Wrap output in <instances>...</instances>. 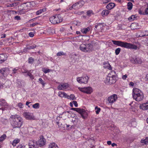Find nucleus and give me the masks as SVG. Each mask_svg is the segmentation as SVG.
Listing matches in <instances>:
<instances>
[{
    "instance_id": "f257e3e1",
    "label": "nucleus",
    "mask_w": 148,
    "mask_h": 148,
    "mask_svg": "<svg viewBox=\"0 0 148 148\" xmlns=\"http://www.w3.org/2000/svg\"><path fill=\"white\" fill-rule=\"evenodd\" d=\"M10 119L11 125L14 128H20L23 124V119L18 115H12Z\"/></svg>"
},
{
    "instance_id": "f03ea898",
    "label": "nucleus",
    "mask_w": 148,
    "mask_h": 148,
    "mask_svg": "<svg viewBox=\"0 0 148 148\" xmlns=\"http://www.w3.org/2000/svg\"><path fill=\"white\" fill-rule=\"evenodd\" d=\"M112 42L115 45L127 49L136 50L138 48V47L136 45L130 43L123 42L119 40H112Z\"/></svg>"
},
{
    "instance_id": "7ed1b4c3",
    "label": "nucleus",
    "mask_w": 148,
    "mask_h": 148,
    "mask_svg": "<svg viewBox=\"0 0 148 148\" xmlns=\"http://www.w3.org/2000/svg\"><path fill=\"white\" fill-rule=\"evenodd\" d=\"M116 72L114 71H111L107 75L104 80L105 84L107 85H111L114 84L116 81L115 75Z\"/></svg>"
},
{
    "instance_id": "20e7f679",
    "label": "nucleus",
    "mask_w": 148,
    "mask_h": 148,
    "mask_svg": "<svg viewBox=\"0 0 148 148\" xmlns=\"http://www.w3.org/2000/svg\"><path fill=\"white\" fill-rule=\"evenodd\" d=\"M132 97L133 98L137 101L142 100L144 96L143 92L139 89L134 88L132 90Z\"/></svg>"
},
{
    "instance_id": "39448f33",
    "label": "nucleus",
    "mask_w": 148,
    "mask_h": 148,
    "mask_svg": "<svg viewBox=\"0 0 148 148\" xmlns=\"http://www.w3.org/2000/svg\"><path fill=\"white\" fill-rule=\"evenodd\" d=\"M18 9L19 12L21 13L23 12V13L26 12L31 9L30 5L28 2L24 3L21 5L18 6Z\"/></svg>"
},
{
    "instance_id": "423d86ee",
    "label": "nucleus",
    "mask_w": 148,
    "mask_h": 148,
    "mask_svg": "<svg viewBox=\"0 0 148 148\" xmlns=\"http://www.w3.org/2000/svg\"><path fill=\"white\" fill-rule=\"evenodd\" d=\"M93 46L91 44H82L79 47V49L82 51L84 52H90L92 49Z\"/></svg>"
},
{
    "instance_id": "0eeeda50",
    "label": "nucleus",
    "mask_w": 148,
    "mask_h": 148,
    "mask_svg": "<svg viewBox=\"0 0 148 148\" xmlns=\"http://www.w3.org/2000/svg\"><path fill=\"white\" fill-rule=\"evenodd\" d=\"M49 19L52 23L56 24L61 22L62 21L63 18L60 15L58 14L51 16Z\"/></svg>"
},
{
    "instance_id": "6e6552de",
    "label": "nucleus",
    "mask_w": 148,
    "mask_h": 148,
    "mask_svg": "<svg viewBox=\"0 0 148 148\" xmlns=\"http://www.w3.org/2000/svg\"><path fill=\"white\" fill-rule=\"evenodd\" d=\"M84 2L83 1H80L73 4L72 6L70 7L68 10H71L72 9L77 10L81 8L84 4Z\"/></svg>"
},
{
    "instance_id": "1a4fd4ad",
    "label": "nucleus",
    "mask_w": 148,
    "mask_h": 148,
    "mask_svg": "<svg viewBox=\"0 0 148 148\" xmlns=\"http://www.w3.org/2000/svg\"><path fill=\"white\" fill-rule=\"evenodd\" d=\"M88 77L86 75H83L82 77H78L77 78V81L80 84H86L88 83Z\"/></svg>"
},
{
    "instance_id": "9d476101",
    "label": "nucleus",
    "mask_w": 148,
    "mask_h": 148,
    "mask_svg": "<svg viewBox=\"0 0 148 148\" xmlns=\"http://www.w3.org/2000/svg\"><path fill=\"white\" fill-rule=\"evenodd\" d=\"M78 89L81 92L87 94H90L93 92V89L90 87H79Z\"/></svg>"
},
{
    "instance_id": "9b49d317",
    "label": "nucleus",
    "mask_w": 148,
    "mask_h": 148,
    "mask_svg": "<svg viewBox=\"0 0 148 148\" xmlns=\"http://www.w3.org/2000/svg\"><path fill=\"white\" fill-rule=\"evenodd\" d=\"M118 97L116 94L112 95L108 97L107 99L108 103L110 105H112L117 100Z\"/></svg>"
},
{
    "instance_id": "f8f14e48",
    "label": "nucleus",
    "mask_w": 148,
    "mask_h": 148,
    "mask_svg": "<svg viewBox=\"0 0 148 148\" xmlns=\"http://www.w3.org/2000/svg\"><path fill=\"white\" fill-rule=\"evenodd\" d=\"M130 61L133 64H141L142 62L140 58L136 56L131 57L130 58Z\"/></svg>"
},
{
    "instance_id": "ddd939ff",
    "label": "nucleus",
    "mask_w": 148,
    "mask_h": 148,
    "mask_svg": "<svg viewBox=\"0 0 148 148\" xmlns=\"http://www.w3.org/2000/svg\"><path fill=\"white\" fill-rule=\"evenodd\" d=\"M23 116L27 120L33 119L34 118L33 114L29 112H26L23 113Z\"/></svg>"
},
{
    "instance_id": "4468645a",
    "label": "nucleus",
    "mask_w": 148,
    "mask_h": 148,
    "mask_svg": "<svg viewBox=\"0 0 148 148\" xmlns=\"http://www.w3.org/2000/svg\"><path fill=\"white\" fill-rule=\"evenodd\" d=\"M0 73L4 77H6L9 74L10 70L8 68H3L0 70Z\"/></svg>"
},
{
    "instance_id": "2eb2a0df",
    "label": "nucleus",
    "mask_w": 148,
    "mask_h": 148,
    "mask_svg": "<svg viewBox=\"0 0 148 148\" xmlns=\"http://www.w3.org/2000/svg\"><path fill=\"white\" fill-rule=\"evenodd\" d=\"M40 139L37 142L38 144L40 146H43L45 145L46 140L44 137L41 135L40 137Z\"/></svg>"
},
{
    "instance_id": "dca6fc26",
    "label": "nucleus",
    "mask_w": 148,
    "mask_h": 148,
    "mask_svg": "<svg viewBox=\"0 0 148 148\" xmlns=\"http://www.w3.org/2000/svg\"><path fill=\"white\" fill-rule=\"evenodd\" d=\"M69 87L68 84L66 83L61 84L58 86L57 88L58 90H63L67 89Z\"/></svg>"
},
{
    "instance_id": "f3484780",
    "label": "nucleus",
    "mask_w": 148,
    "mask_h": 148,
    "mask_svg": "<svg viewBox=\"0 0 148 148\" xmlns=\"http://www.w3.org/2000/svg\"><path fill=\"white\" fill-rule=\"evenodd\" d=\"M79 113L83 119H86L88 116V113L84 110L81 109L80 112H79Z\"/></svg>"
},
{
    "instance_id": "a211bd4d",
    "label": "nucleus",
    "mask_w": 148,
    "mask_h": 148,
    "mask_svg": "<svg viewBox=\"0 0 148 148\" xmlns=\"http://www.w3.org/2000/svg\"><path fill=\"white\" fill-rule=\"evenodd\" d=\"M139 107L140 109L143 110H148V101L140 104Z\"/></svg>"
},
{
    "instance_id": "6ab92c4d",
    "label": "nucleus",
    "mask_w": 148,
    "mask_h": 148,
    "mask_svg": "<svg viewBox=\"0 0 148 148\" xmlns=\"http://www.w3.org/2000/svg\"><path fill=\"white\" fill-rule=\"evenodd\" d=\"M6 55L4 54H0V63H2L5 61L7 59Z\"/></svg>"
},
{
    "instance_id": "aec40b11",
    "label": "nucleus",
    "mask_w": 148,
    "mask_h": 148,
    "mask_svg": "<svg viewBox=\"0 0 148 148\" xmlns=\"http://www.w3.org/2000/svg\"><path fill=\"white\" fill-rule=\"evenodd\" d=\"M103 64L104 65L103 67L104 68L108 69L110 70H112V67L108 62H104Z\"/></svg>"
},
{
    "instance_id": "412c9836",
    "label": "nucleus",
    "mask_w": 148,
    "mask_h": 148,
    "mask_svg": "<svg viewBox=\"0 0 148 148\" xmlns=\"http://www.w3.org/2000/svg\"><path fill=\"white\" fill-rule=\"evenodd\" d=\"M95 28L99 31H101V30L104 29V27L101 23H99L95 26Z\"/></svg>"
},
{
    "instance_id": "4be33fe9",
    "label": "nucleus",
    "mask_w": 148,
    "mask_h": 148,
    "mask_svg": "<svg viewBox=\"0 0 148 148\" xmlns=\"http://www.w3.org/2000/svg\"><path fill=\"white\" fill-rule=\"evenodd\" d=\"M115 6V4L113 3H110L106 6V8L109 10L112 9Z\"/></svg>"
},
{
    "instance_id": "5701e85b",
    "label": "nucleus",
    "mask_w": 148,
    "mask_h": 148,
    "mask_svg": "<svg viewBox=\"0 0 148 148\" xmlns=\"http://www.w3.org/2000/svg\"><path fill=\"white\" fill-rule=\"evenodd\" d=\"M8 104L5 101V100L3 99H0V106H8Z\"/></svg>"
},
{
    "instance_id": "b1692460",
    "label": "nucleus",
    "mask_w": 148,
    "mask_h": 148,
    "mask_svg": "<svg viewBox=\"0 0 148 148\" xmlns=\"http://www.w3.org/2000/svg\"><path fill=\"white\" fill-rule=\"evenodd\" d=\"M36 141L34 140H29V147H32V148L35 147V143Z\"/></svg>"
},
{
    "instance_id": "393cba45",
    "label": "nucleus",
    "mask_w": 148,
    "mask_h": 148,
    "mask_svg": "<svg viewBox=\"0 0 148 148\" xmlns=\"http://www.w3.org/2000/svg\"><path fill=\"white\" fill-rule=\"evenodd\" d=\"M90 30V28L88 27L87 28H84L81 29V32L83 34H86L88 32H89Z\"/></svg>"
},
{
    "instance_id": "a878e982",
    "label": "nucleus",
    "mask_w": 148,
    "mask_h": 148,
    "mask_svg": "<svg viewBox=\"0 0 148 148\" xmlns=\"http://www.w3.org/2000/svg\"><path fill=\"white\" fill-rule=\"evenodd\" d=\"M58 95L60 97L65 98V97L66 96L67 94L64 92L59 91L58 92Z\"/></svg>"
},
{
    "instance_id": "bb28decb",
    "label": "nucleus",
    "mask_w": 148,
    "mask_h": 148,
    "mask_svg": "<svg viewBox=\"0 0 148 148\" xmlns=\"http://www.w3.org/2000/svg\"><path fill=\"white\" fill-rule=\"evenodd\" d=\"M49 148H59L57 145L54 143H52L49 144Z\"/></svg>"
},
{
    "instance_id": "cd10ccee",
    "label": "nucleus",
    "mask_w": 148,
    "mask_h": 148,
    "mask_svg": "<svg viewBox=\"0 0 148 148\" xmlns=\"http://www.w3.org/2000/svg\"><path fill=\"white\" fill-rule=\"evenodd\" d=\"M140 142L143 145L147 144L148 143V138L146 137L145 139H142Z\"/></svg>"
},
{
    "instance_id": "c85d7f7f",
    "label": "nucleus",
    "mask_w": 148,
    "mask_h": 148,
    "mask_svg": "<svg viewBox=\"0 0 148 148\" xmlns=\"http://www.w3.org/2000/svg\"><path fill=\"white\" fill-rule=\"evenodd\" d=\"M148 32V31H143L141 32V34L139 35L138 36L139 37H141L144 36H147V33Z\"/></svg>"
},
{
    "instance_id": "c756f323",
    "label": "nucleus",
    "mask_w": 148,
    "mask_h": 148,
    "mask_svg": "<svg viewBox=\"0 0 148 148\" xmlns=\"http://www.w3.org/2000/svg\"><path fill=\"white\" fill-rule=\"evenodd\" d=\"M20 140L18 138H16L13 140L12 143V145L13 147H15L16 145L20 142Z\"/></svg>"
},
{
    "instance_id": "7c9ffc66",
    "label": "nucleus",
    "mask_w": 148,
    "mask_h": 148,
    "mask_svg": "<svg viewBox=\"0 0 148 148\" xmlns=\"http://www.w3.org/2000/svg\"><path fill=\"white\" fill-rule=\"evenodd\" d=\"M46 8H44L42 9L39 10L36 12V14L39 15L42 13L43 12H46Z\"/></svg>"
},
{
    "instance_id": "2f4dec72",
    "label": "nucleus",
    "mask_w": 148,
    "mask_h": 148,
    "mask_svg": "<svg viewBox=\"0 0 148 148\" xmlns=\"http://www.w3.org/2000/svg\"><path fill=\"white\" fill-rule=\"evenodd\" d=\"M42 71L44 73H47L51 71V69H49L47 68L44 67L42 68Z\"/></svg>"
},
{
    "instance_id": "473e14b6",
    "label": "nucleus",
    "mask_w": 148,
    "mask_h": 148,
    "mask_svg": "<svg viewBox=\"0 0 148 148\" xmlns=\"http://www.w3.org/2000/svg\"><path fill=\"white\" fill-rule=\"evenodd\" d=\"M109 11L107 10H103L101 13L102 16H107L109 13Z\"/></svg>"
},
{
    "instance_id": "72a5a7b5",
    "label": "nucleus",
    "mask_w": 148,
    "mask_h": 148,
    "mask_svg": "<svg viewBox=\"0 0 148 148\" xmlns=\"http://www.w3.org/2000/svg\"><path fill=\"white\" fill-rule=\"evenodd\" d=\"M75 95L73 94H71L70 95H68L67 94L66 96L65 97V98L71 100H73L75 99Z\"/></svg>"
},
{
    "instance_id": "f704fd0d",
    "label": "nucleus",
    "mask_w": 148,
    "mask_h": 148,
    "mask_svg": "<svg viewBox=\"0 0 148 148\" xmlns=\"http://www.w3.org/2000/svg\"><path fill=\"white\" fill-rule=\"evenodd\" d=\"M86 14L88 16H90L94 14V13L92 10H89L86 12Z\"/></svg>"
},
{
    "instance_id": "c9c22d12",
    "label": "nucleus",
    "mask_w": 148,
    "mask_h": 148,
    "mask_svg": "<svg viewBox=\"0 0 148 148\" xmlns=\"http://www.w3.org/2000/svg\"><path fill=\"white\" fill-rule=\"evenodd\" d=\"M27 47H28L27 48L28 50H30L36 48V46L35 44H33L30 46H28V45H27Z\"/></svg>"
},
{
    "instance_id": "e433bc0d",
    "label": "nucleus",
    "mask_w": 148,
    "mask_h": 148,
    "mask_svg": "<svg viewBox=\"0 0 148 148\" xmlns=\"http://www.w3.org/2000/svg\"><path fill=\"white\" fill-rule=\"evenodd\" d=\"M133 5L131 2H129L127 3V8L129 10H131L132 8Z\"/></svg>"
},
{
    "instance_id": "4c0bfd02",
    "label": "nucleus",
    "mask_w": 148,
    "mask_h": 148,
    "mask_svg": "<svg viewBox=\"0 0 148 148\" xmlns=\"http://www.w3.org/2000/svg\"><path fill=\"white\" fill-rule=\"evenodd\" d=\"M19 4L18 2H15L11 4H10L7 6L8 7H12L13 6H16L17 5Z\"/></svg>"
},
{
    "instance_id": "58836bf2",
    "label": "nucleus",
    "mask_w": 148,
    "mask_h": 148,
    "mask_svg": "<svg viewBox=\"0 0 148 148\" xmlns=\"http://www.w3.org/2000/svg\"><path fill=\"white\" fill-rule=\"evenodd\" d=\"M135 18V16L132 15L131 16L128 18V20L130 21H132L134 20Z\"/></svg>"
},
{
    "instance_id": "ea45409f",
    "label": "nucleus",
    "mask_w": 148,
    "mask_h": 148,
    "mask_svg": "<svg viewBox=\"0 0 148 148\" xmlns=\"http://www.w3.org/2000/svg\"><path fill=\"white\" fill-rule=\"evenodd\" d=\"M6 137V135L5 134H3L0 137V142H2L3 141Z\"/></svg>"
},
{
    "instance_id": "a19ab883",
    "label": "nucleus",
    "mask_w": 148,
    "mask_h": 148,
    "mask_svg": "<svg viewBox=\"0 0 148 148\" xmlns=\"http://www.w3.org/2000/svg\"><path fill=\"white\" fill-rule=\"evenodd\" d=\"M30 71H29L28 72L27 75L29 76L30 78L32 79V80L33 79H34V77L30 72Z\"/></svg>"
},
{
    "instance_id": "79ce46f5",
    "label": "nucleus",
    "mask_w": 148,
    "mask_h": 148,
    "mask_svg": "<svg viewBox=\"0 0 148 148\" xmlns=\"http://www.w3.org/2000/svg\"><path fill=\"white\" fill-rule=\"evenodd\" d=\"M40 104L39 103H37L33 105L32 107L35 109H38L39 108Z\"/></svg>"
},
{
    "instance_id": "37998d69",
    "label": "nucleus",
    "mask_w": 148,
    "mask_h": 148,
    "mask_svg": "<svg viewBox=\"0 0 148 148\" xmlns=\"http://www.w3.org/2000/svg\"><path fill=\"white\" fill-rule=\"evenodd\" d=\"M95 110L96 113L97 114H98L101 111V109L99 108L97 106H96L95 108Z\"/></svg>"
},
{
    "instance_id": "c03bdc74",
    "label": "nucleus",
    "mask_w": 148,
    "mask_h": 148,
    "mask_svg": "<svg viewBox=\"0 0 148 148\" xmlns=\"http://www.w3.org/2000/svg\"><path fill=\"white\" fill-rule=\"evenodd\" d=\"M39 81L40 82V84L42 85L43 87L45 86V83L44 81L41 78H39L38 79Z\"/></svg>"
},
{
    "instance_id": "a18cd8bd",
    "label": "nucleus",
    "mask_w": 148,
    "mask_h": 148,
    "mask_svg": "<svg viewBox=\"0 0 148 148\" xmlns=\"http://www.w3.org/2000/svg\"><path fill=\"white\" fill-rule=\"evenodd\" d=\"M121 49L120 48H117L115 50V53L116 55H118L120 53Z\"/></svg>"
},
{
    "instance_id": "49530a36",
    "label": "nucleus",
    "mask_w": 148,
    "mask_h": 148,
    "mask_svg": "<svg viewBox=\"0 0 148 148\" xmlns=\"http://www.w3.org/2000/svg\"><path fill=\"white\" fill-rule=\"evenodd\" d=\"M30 5V7H31V9L34 7L35 5V3L34 1H32L31 2H28Z\"/></svg>"
},
{
    "instance_id": "de8ad7c7",
    "label": "nucleus",
    "mask_w": 148,
    "mask_h": 148,
    "mask_svg": "<svg viewBox=\"0 0 148 148\" xmlns=\"http://www.w3.org/2000/svg\"><path fill=\"white\" fill-rule=\"evenodd\" d=\"M71 110L76 111V112H78V113H79V112H80V111L81 110V109L80 108H71Z\"/></svg>"
},
{
    "instance_id": "09e8293b",
    "label": "nucleus",
    "mask_w": 148,
    "mask_h": 148,
    "mask_svg": "<svg viewBox=\"0 0 148 148\" xmlns=\"http://www.w3.org/2000/svg\"><path fill=\"white\" fill-rule=\"evenodd\" d=\"M66 54V53H64L63 51H60L57 53V55L58 56H60L62 55H65Z\"/></svg>"
},
{
    "instance_id": "8fccbe9b",
    "label": "nucleus",
    "mask_w": 148,
    "mask_h": 148,
    "mask_svg": "<svg viewBox=\"0 0 148 148\" xmlns=\"http://www.w3.org/2000/svg\"><path fill=\"white\" fill-rule=\"evenodd\" d=\"M138 13L141 15H145V12H144V11L143 10H142L140 9L139 10H138Z\"/></svg>"
},
{
    "instance_id": "3c124183",
    "label": "nucleus",
    "mask_w": 148,
    "mask_h": 148,
    "mask_svg": "<svg viewBox=\"0 0 148 148\" xmlns=\"http://www.w3.org/2000/svg\"><path fill=\"white\" fill-rule=\"evenodd\" d=\"M73 24L74 25H76L77 26H79L80 24V22H77V21H74Z\"/></svg>"
},
{
    "instance_id": "603ef678",
    "label": "nucleus",
    "mask_w": 148,
    "mask_h": 148,
    "mask_svg": "<svg viewBox=\"0 0 148 148\" xmlns=\"http://www.w3.org/2000/svg\"><path fill=\"white\" fill-rule=\"evenodd\" d=\"M77 120L78 119L77 117V116H75V118L74 119H73L72 120V122L73 123H75L77 122Z\"/></svg>"
},
{
    "instance_id": "864d4df0",
    "label": "nucleus",
    "mask_w": 148,
    "mask_h": 148,
    "mask_svg": "<svg viewBox=\"0 0 148 148\" xmlns=\"http://www.w3.org/2000/svg\"><path fill=\"white\" fill-rule=\"evenodd\" d=\"M34 62V59L32 57H30L29 58L28 62L29 63H32Z\"/></svg>"
},
{
    "instance_id": "5fc2aeb1",
    "label": "nucleus",
    "mask_w": 148,
    "mask_h": 148,
    "mask_svg": "<svg viewBox=\"0 0 148 148\" xmlns=\"http://www.w3.org/2000/svg\"><path fill=\"white\" fill-rule=\"evenodd\" d=\"M18 106L20 108H22L23 107V104L22 103H19L18 104Z\"/></svg>"
},
{
    "instance_id": "6e6d98bb",
    "label": "nucleus",
    "mask_w": 148,
    "mask_h": 148,
    "mask_svg": "<svg viewBox=\"0 0 148 148\" xmlns=\"http://www.w3.org/2000/svg\"><path fill=\"white\" fill-rule=\"evenodd\" d=\"M19 68L18 67L16 68L13 70V73H15L17 72V71L18 70Z\"/></svg>"
},
{
    "instance_id": "4d7b16f0",
    "label": "nucleus",
    "mask_w": 148,
    "mask_h": 148,
    "mask_svg": "<svg viewBox=\"0 0 148 148\" xmlns=\"http://www.w3.org/2000/svg\"><path fill=\"white\" fill-rule=\"evenodd\" d=\"M111 0H102V2L103 3H106L110 1Z\"/></svg>"
},
{
    "instance_id": "13d9d810",
    "label": "nucleus",
    "mask_w": 148,
    "mask_h": 148,
    "mask_svg": "<svg viewBox=\"0 0 148 148\" xmlns=\"http://www.w3.org/2000/svg\"><path fill=\"white\" fill-rule=\"evenodd\" d=\"M73 104L74 105V106L75 107H77L78 106V104L77 102L76 101H73Z\"/></svg>"
},
{
    "instance_id": "bf43d9fd",
    "label": "nucleus",
    "mask_w": 148,
    "mask_h": 148,
    "mask_svg": "<svg viewBox=\"0 0 148 148\" xmlns=\"http://www.w3.org/2000/svg\"><path fill=\"white\" fill-rule=\"evenodd\" d=\"M29 35L31 37H33L34 36V33L33 32H30L29 33Z\"/></svg>"
},
{
    "instance_id": "052dcab7",
    "label": "nucleus",
    "mask_w": 148,
    "mask_h": 148,
    "mask_svg": "<svg viewBox=\"0 0 148 148\" xmlns=\"http://www.w3.org/2000/svg\"><path fill=\"white\" fill-rule=\"evenodd\" d=\"M14 18L15 20H20L21 18L20 16H16L14 17Z\"/></svg>"
},
{
    "instance_id": "680f3d73",
    "label": "nucleus",
    "mask_w": 148,
    "mask_h": 148,
    "mask_svg": "<svg viewBox=\"0 0 148 148\" xmlns=\"http://www.w3.org/2000/svg\"><path fill=\"white\" fill-rule=\"evenodd\" d=\"M37 24H38V23H32V24H31L30 25V27H33L35 26V25H36Z\"/></svg>"
},
{
    "instance_id": "e2e57ef3",
    "label": "nucleus",
    "mask_w": 148,
    "mask_h": 148,
    "mask_svg": "<svg viewBox=\"0 0 148 148\" xmlns=\"http://www.w3.org/2000/svg\"><path fill=\"white\" fill-rule=\"evenodd\" d=\"M127 77V75L126 74L124 75H123L122 76V78L124 80L126 79Z\"/></svg>"
},
{
    "instance_id": "0e129e2a",
    "label": "nucleus",
    "mask_w": 148,
    "mask_h": 148,
    "mask_svg": "<svg viewBox=\"0 0 148 148\" xmlns=\"http://www.w3.org/2000/svg\"><path fill=\"white\" fill-rule=\"evenodd\" d=\"M21 71L23 73H28V72H29L27 70L24 69H22L21 70Z\"/></svg>"
},
{
    "instance_id": "69168bd1",
    "label": "nucleus",
    "mask_w": 148,
    "mask_h": 148,
    "mask_svg": "<svg viewBox=\"0 0 148 148\" xmlns=\"http://www.w3.org/2000/svg\"><path fill=\"white\" fill-rule=\"evenodd\" d=\"M28 47H25V48H24L23 49V52H27L28 50Z\"/></svg>"
},
{
    "instance_id": "338daca9",
    "label": "nucleus",
    "mask_w": 148,
    "mask_h": 148,
    "mask_svg": "<svg viewBox=\"0 0 148 148\" xmlns=\"http://www.w3.org/2000/svg\"><path fill=\"white\" fill-rule=\"evenodd\" d=\"M145 15L148 14V8H146L145 10Z\"/></svg>"
},
{
    "instance_id": "774afa93",
    "label": "nucleus",
    "mask_w": 148,
    "mask_h": 148,
    "mask_svg": "<svg viewBox=\"0 0 148 148\" xmlns=\"http://www.w3.org/2000/svg\"><path fill=\"white\" fill-rule=\"evenodd\" d=\"M23 146L21 144H19L17 147V148H22Z\"/></svg>"
}]
</instances>
